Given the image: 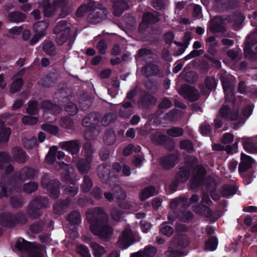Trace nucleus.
I'll return each mask as SVG.
<instances>
[{"mask_svg":"<svg viewBox=\"0 0 257 257\" xmlns=\"http://www.w3.org/2000/svg\"><path fill=\"white\" fill-rule=\"evenodd\" d=\"M41 5L43 7L44 15L48 17H52L53 13L51 11V5L50 0H43Z\"/></svg>","mask_w":257,"mask_h":257,"instance_id":"bf43d9fd","label":"nucleus"},{"mask_svg":"<svg viewBox=\"0 0 257 257\" xmlns=\"http://www.w3.org/2000/svg\"><path fill=\"white\" fill-rule=\"evenodd\" d=\"M152 142L158 146H163L167 140V136L160 132H157L151 135Z\"/></svg>","mask_w":257,"mask_h":257,"instance_id":"2f4dec72","label":"nucleus"},{"mask_svg":"<svg viewBox=\"0 0 257 257\" xmlns=\"http://www.w3.org/2000/svg\"><path fill=\"white\" fill-rule=\"evenodd\" d=\"M142 73L146 78H149L152 76H163V73L161 72L158 65L152 62L147 63L142 69Z\"/></svg>","mask_w":257,"mask_h":257,"instance_id":"f8f14e48","label":"nucleus"},{"mask_svg":"<svg viewBox=\"0 0 257 257\" xmlns=\"http://www.w3.org/2000/svg\"><path fill=\"white\" fill-rule=\"evenodd\" d=\"M220 192L222 197L227 198L236 193V189L234 185L224 184L220 188Z\"/></svg>","mask_w":257,"mask_h":257,"instance_id":"7c9ffc66","label":"nucleus"},{"mask_svg":"<svg viewBox=\"0 0 257 257\" xmlns=\"http://www.w3.org/2000/svg\"><path fill=\"white\" fill-rule=\"evenodd\" d=\"M254 108L252 104L245 105L241 109L240 114H239L238 118H240L243 121L246 119L251 115Z\"/></svg>","mask_w":257,"mask_h":257,"instance_id":"4c0bfd02","label":"nucleus"},{"mask_svg":"<svg viewBox=\"0 0 257 257\" xmlns=\"http://www.w3.org/2000/svg\"><path fill=\"white\" fill-rule=\"evenodd\" d=\"M86 127L83 133V137L85 140H93L98 135L100 126H92Z\"/></svg>","mask_w":257,"mask_h":257,"instance_id":"cd10ccee","label":"nucleus"},{"mask_svg":"<svg viewBox=\"0 0 257 257\" xmlns=\"http://www.w3.org/2000/svg\"><path fill=\"white\" fill-rule=\"evenodd\" d=\"M224 92L225 102L230 103L231 105H234L236 100L234 90H228Z\"/></svg>","mask_w":257,"mask_h":257,"instance_id":"774afa93","label":"nucleus"},{"mask_svg":"<svg viewBox=\"0 0 257 257\" xmlns=\"http://www.w3.org/2000/svg\"><path fill=\"white\" fill-rule=\"evenodd\" d=\"M83 157L78 160L76 167L81 174L86 175L91 169L94 149L92 144L89 142H86L83 145Z\"/></svg>","mask_w":257,"mask_h":257,"instance_id":"f03ea898","label":"nucleus"},{"mask_svg":"<svg viewBox=\"0 0 257 257\" xmlns=\"http://www.w3.org/2000/svg\"><path fill=\"white\" fill-rule=\"evenodd\" d=\"M180 147L182 150H186L189 153L194 152V146L192 142L189 140H183L180 142Z\"/></svg>","mask_w":257,"mask_h":257,"instance_id":"3c124183","label":"nucleus"},{"mask_svg":"<svg viewBox=\"0 0 257 257\" xmlns=\"http://www.w3.org/2000/svg\"><path fill=\"white\" fill-rule=\"evenodd\" d=\"M190 243L189 238L184 234L176 235L171 241L168 250L173 254L182 257L184 255V252L181 249L185 248Z\"/></svg>","mask_w":257,"mask_h":257,"instance_id":"7ed1b4c3","label":"nucleus"},{"mask_svg":"<svg viewBox=\"0 0 257 257\" xmlns=\"http://www.w3.org/2000/svg\"><path fill=\"white\" fill-rule=\"evenodd\" d=\"M88 7L93 11V14L91 15L92 18L94 20L92 21L93 23L98 22L100 20L105 19L107 15V10L103 7V5L100 3L96 4L94 2H90ZM91 15L88 16L90 18Z\"/></svg>","mask_w":257,"mask_h":257,"instance_id":"0eeeda50","label":"nucleus"},{"mask_svg":"<svg viewBox=\"0 0 257 257\" xmlns=\"http://www.w3.org/2000/svg\"><path fill=\"white\" fill-rule=\"evenodd\" d=\"M134 113V106L130 101H124L118 111L120 117L124 118L130 117Z\"/></svg>","mask_w":257,"mask_h":257,"instance_id":"b1692460","label":"nucleus"},{"mask_svg":"<svg viewBox=\"0 0 257 257\" xmlns=\"http://www.w3.org/2000/svg\"><path fill=\"white\" fill-rule=\"evenodd\" d=\"M254 160L249 156H248L243 153H241L240 156V162L238 166V172L239 173H244L250 169Z\"/></svg>","mask_w":257,"mask_h":257,"instance_id":"6ab92c4d","label":"nucleus"},{"mask_svg":"<svg viewBox=\"0 0 257 257\" xmlns=\"http://www.w3.org/2000/svg\"><path fill=\"white\" fill-rule=\"evenodd\" d=\"M155 191V188L153 186H149L145 187L140 193L139 195L140 200L144 201L149 197L154 195Z\"/></svg>","mask_w":257,"mask_h":257,"instance_id":"72a5a7b5","label":"nucleus"},{"mask_svg":"<svg viewBox=\"0 0 257 257\" xmlns=\"http://www.w3.org/2000/svg\"><path fill=\"white\" fill-rule=\"evenodd\" d=\"M75 183L67 186L65 188V192L67 195L73 197L78 192L79 188L77 185H75Z\"/></svg>","mask_w":257,"mask_h":257,"instance_id":"0e129e2a","label":"nucleus"},{"mask_svg":"<svg viewBox=\"0 0 257 257\" xmlns=\"http://www.w3.org/2000/svg\"><path fill=\"white\" fill-rule=\"evenodd\" d=\"M36 175L35 169L28 166H25L16 173L13 177L18 181L24 182L27 180L33 179Z\"/></svg>","mask_w":257,"mask_h":257,"instance_id":"1a4fd4ad","label":"nucleus"},{"mask_svg":"<svg viewBox=\"0 0 257 257\" xmlns=\"http://www.w3.org/2000/svg\"><path fill=\"white\" fill-rule=\"evenodd\" d=\"M116 119L115 115L111 113H106L102 117L101 121L102 125L106 126L111 122H113Z\"/></svg>","mask_w":257,"mask_h":257,"instance_id":"e2e57ef3","label":"nucleus"},{"mask_svg":"<svg viewBox=\"0 0 257 257\" xmlns=\"http://www.w3.org/2000/svg\"><path fill=\"white\" fill-rule=\"evenodd\" d=\"M11 161L12 157L8 153L0 152V170H3L5 165Z\"/></svg>","mask_w":257,"mask_h":257,"instance_id":"603ef678","label":"nucleus"},{"mask_svg":"<svg viewBox=\"0 0 257 257\" xmlns=\"http://www.w3.org/2000/svg\"><path fill=\"white\" fill-rule=\"evenodd\" d=\"M206 171L205 168L200 166L192 174L190 184L192 189H197L199 187H203L207 184L206 178Z\"/></svg>","mask_w":257,"mask_h":257,"instance_id":"39448f33","label":"nucleus"},{"mask_svg":"<svg viewBox=\"0 0 257 257\" xmlns=\"http://www.w3.org/2000/svg\"><path fill=\"white\" fill-rule=\"evenodd\" d=\"M42 130L48 132L52 135H55L58 134L59 132L58 127L57 126L49 124H43L41 126Z\"/></svg>","mask_w":257,"mask_h":257,"instance_id":"69168bd1","label":"nucleus"},{"mask_svg":"<svg viewBox=\"0 0 257 257\" xmlns=\"http://www.w3.org/2000/svg\"><path fill=\"white\" fill-rule=\"evenodd\" d=\"M70 200L66 199H59L53 206L54 211L56 213H60L62 210L69 205Z\"/></svg>","mask_w":257,"mask_h":257,"instance_id":"a18cd8bd","label":"nucleus"},{"mask_svg":"<svg viewBox=\"0 0 257 257\" xmlns=\"http://www.w3.org/2000/svg\"><path fill=\"white\" fill-rule=\"evenodd\" d=\"M111 167L110 165L103 164L97 168L99 178L103 183H107L111 179Z\"/></svg>","mask_w":257,"mask_h":257,"instance_id":"dca6fc26","label":"nucleus"},{"mask_svg":"<svg viewBox=\"0 0 257 257\" xmlns=\"http://www.w3.org/2000/svg\"><path fill=\"white\" fill-rule=\"evenodd\" d=\"M91 247L93 251L94 257H102L106 253V250L104 247L96 243H92Z\"/></svg>","mask_w":257,"mask_h":257,"instance_id":"49530a36","label":"nucleus"},{"mask_svg":"<svg viewBox=\"0 0 257 257\" xmlns=\"http://www.w3.org/2000/svg\"><path fill=\"white\" fill-rule=\"evenodd\" d=\"M123 214V211L116 207L112 208L110 211V215L112 219L117 222L121 220Z\"/></svg>","mask_w":257,"mask_h":257,"instance_id":"4d7b16f0","label":"nucleus"},{"mask_svg":"<svg viewBox=\"0 0 257 257\" xmlns=\"http://www.w3.org/2000/svg\"><path fill=\"white\" fill-rule=\"evenodd\" d=\"M49 23L46 21H38L33 25V30L35 33L39 34H44L45 36L46 35V31L49 27Z\"/></svg>","mask_w":257,"mask_h":257,"instance_id":"473e14b6","label":"nucleus"},{"mask_svg":"<svg viewBox=\"0 0 257 257\" xmlns=\"http://www.w3.org/2000/svg\"><path fill=\"white\" fill-rule=\"evenodd\" d=\"M100 116L98 113L92 112L84 117L82 120V125L85 127L92 126H100L98 124L99 122Z\"/></svg>","mask_w":257,"mask_h":257,"instance_id":"aec40b11","label":"nucleus"},{"mask_svg":"<svg viewBox=\"0 0 257 257\" xmlns=\"http://www.w3.org/2000/svg\"><path fill=\"white\" fill-rule=\"evenodd\" d=\"M86 218L93 234L104 240L111 238L113 229L108 224V216L103 208H94L91 213L87 214Z\"/></svg>","mask_w":257,"mask_h":257,"instance_id":"f257e3e1","label":"nucleus"},{"mask_svg":"<svg viewBox=\"0 0 257 257\" xmlns=\"http://www.w3.org/2000/svg\"><path fill=\"white\" fill-rule=\"evenodd\" d=\"M193 210L197 214L204 215L207 217L211 216L212 215L211 209L203 204H200L197 206L194 207Z\"/></svg>","mask_w":257,"mask_h":257,"instance_id":"e433bc0d","label":"nucleus"},{"mask_svg":"<svg viewBox=\"0 0 257 257\" xmlns=\"http://www.w3.org/2000/svg\"><path fill=\"white\" fill-rule=\"evenodd\" d=\"M11 195L9 197L10 204L14 209L22 208L24 204V198L21 194Z\"/></svg>","mask_w":257,"mask_h":257,"instance_id":"bb28decb","label":"nucleus"},{"mask_svg":"<svg viewBox=\"0 0 257 257\" xmlns=\"http://www.w3.org/2000/svg\"><path fill=\"white\" fill-rule=\"evenodd\" d=\"M190 168L187 166L179 168V171L176 174L175 179L181 183H186L190 176Z\"/></svg>","mask_w":257,"mask_h":257,"instance_id":"5701e85b","label":"nucleus"},{"mask_svg":"<svg viewBox=\"0 0 257 257\" xmlns=\"http://www.w3.org/2000/svg\"><path fill=\"white\" fill-rule=\"evenodd\" d=\"M71 29H67V31L63 32L56 34L57 36L56 41L57 45L59 46L62 45L66 42L70 34Z\"/></svg>","mask_w":257,"mask_h":257,"instance_id":"37998d69","label":"nucleus"},{"mask_svg":"<svg viewBox=\"0 0 257 257\" xmlns=\"http://www.w3.org/2000/svg\"><path fill=\"white\" fill-rule=\"evenodd\" d=\"M24 84V80L22 78L15 79L12 82L10 86V91L12 93L19 92Z\"/></svg>","mask_w":257,"mask_h":257,"instance_id":"c03bdc74","label":"nucleus"},{"mask_svg":"<svg viewBox=\"0 0 257 257\" xmlns=\"http://www.w3.org/2000/svg\"><path fill=\"white\" fill-rule=\"evenodd\" d=\"M160 231L164 235L169 237L173 234L174 229L172 226H170L168 223L165 222L161 224Z\"/></svg>","mask_w":257,"mask_h":257,"instance_id":"052dcab7","label":"nucleus"},{"mask_svg":"<svg viewBox=\"0 0 257 257\" xmlns=\"http://www.w3.org/2000/svg\"><path fill=\"white\" fill-rule=\"evenodd\" d=\"M180 93L184 98L190 102L197 101L199 96L196 89L194 87L187 84L181 88Z\"/></svg>","mask_w":257,"mask_h":257,"instance_id":"2eb2a0df","label":"nucleus"},{"mask_svg":"<svg viewBox=\"0 0 257 257\" xmlns=\"http://www.w3.org/2000/svg\"><path fill=\"white\" fill-rule=\"evenodd\" d=\"M26 18V15L18 11L10 13L8 15V19L11 22L19 23L24 21Z\"/></svg>","mask_w":257,"mask_h":257,"instance_id":"c9c22d12","label":"nucleus"},{"mask_svg":"<svg viewBox=\"0 0 257 257\" xmlns=\"http://www.w3.org/2000/svg\"><path fill=\"white\" fill-rule=\"evenodd\" d=\"M42 107L45 112L56 115L59 113L60 108L57 104L53 103L49 100L43 101L42 103Z\"/></svg>","mask_w":257,"mask_h":257,"instance_id":"c756f323","label":"nucleus"},{"mask_svg":"<svg viewBox=\"0 0 257 257\" xmlns=\"http://www.w3.org/2000/svg\"><path fill=\"white\" fill-rule=\"evenodd\" d=\"M12 133L11 129L9 127H4L0 129V143H7Z\"/></svg>","mask_w":257,"mask_h":257,"instance_id":"de8ad7c7","label":"nucleus"},{"mask_svg":"<svg viewBox=\"0 0 257 257\" xmlns=\"http://www.w3.org/2000/svg\"><path fill=\"white\" fill-rule=\"evenodd\" d=\"M116 139V135L114 131L110 128L106 130L105 135L103 137L104 142L108 145H111L114 144Z\"/></svg>","mask_w":257,"mask_h":257,"instance_id":"a19ab883","label":"nucleus"},{"mask_svg":"<svg viewBox=\"0 0 257 257\" xmlns=\"http://www.w3.org/2000/svg\"><path fill=\"white\" fill-rule=\"evenodd\" d=\"M68 23L65 20H62L59 22L53 29V33L55 34L67 31V29H70L67 26Z\"/></svg>","mask_w":257,"mask_h":257,"instance_id":"8fccbe9b","label":"nucleus"},{"mask_svg":"<svg viewBox=\"0 0 257 257\" xmlns=\"http://www.w3.org/2000/svg\"><path fill=\"white\" fill-rule=\"evenodd\" d=\"M26 112L30 115H35L38 112V103L35 100L30 101L28 103Z\"/></svg>","mask_w":257,"mask_h":257,"instance_id":"13d9d810","label":"nucleus"},{"mask_svg":"<svg viewBox=\"0 0 257 257\" xmlns=\"http://www.w3.org/2000/svg\"><path fill=\"white\" fill-rule=\"evenodd\" d=\"M60 145L62 150L67 151L72 155L77 154L81 148V144L76 140L61 142Z\"/></svg>","mask_w":257,"mask_h":257,"instance_id":"f3484780","label":"nucleus"},{"mask_svg":"<svg viewBox=\"0 0 257 257\" xmlns=\"http://www.w3.org/2000/svg\"><path fill=\"white\" fill-rule=\"evenodd\" d=\"M142 251L144 257H154L157 250L156 247L148 245L146 246Z\"/></svg>","mask_w":257,"mask_h":257,"instance_id":"338daca9","label":"nucleus"},{"mask_svg":"<svg viewBox=\"0 0 257 257\" xmlns=\"http://www.w3.org/2000/svg\"><path fill=\"white\" fill-rule=\"evenodd\" d=\"M42 185L46 188L51 198L57 199L60 195V182L57 179H51L47 182L42 181Z\"/></svg>","mask_w":257,"mask_h":257,"instance_id":"6e6552de","label":"nucleus"},{"mask_svg":"<svg viewBox=\"0 0 257 257\" xmlns=\"http://www.w3.org/2000/svg\"><path fill=\"white\" fill-rule=\"evenodd\" d=\"M18 224L16 215L11 212H4L0 214V225L4 227L12 228Z\"/></svg>","mask_w":257,"mask_h":257,"instance_id":"9b49d317","label":"nucleus"},{"mask_svg":"<svg viewBox=\"0 0 257 257\" xmlns=\"http://www.w3.org/2000/svg\"><path fill=\"white\" fill-rule=\"evenodd\" d=\"M65 110L69 115H75L78 111L77 105L73 102H68L65 105Z\"/></svg>","mask_w":257,"mask_h":257,"instance_id":"6e6d98bb","label":"nucleus"},{"mask_svg":"<svg viewBox=\"0 0 257 257\" xmlns=\"http://www.w3.org/2000/svg\"><path fill=\"white\" fill-rule=\"evenodd\" d=\"M12 154L15 161L19 164L25 163L29 158L25 151L19 147H15L12 150Z\"/></svg>","mask_w":257,"mask_h":257,"instance_id":"412c9836","label":"nucleus"},{"mask_svg":"<svg viewBox=\"0 0 257 257\" xmlns=\"http://www.w3.org/2000/svg\"><path fill=\"white\" fill-rule=\"evenodd\" d=\"M221 20L217 19L216 17L213 18L211 20L212 25L209 28L210 31L213 34L225 33L226 29L221 24Z\"/></svg>","mask_w":257,"mask_h":257,"instance_id":"393cba45","label":"nucleus"},{"mask_svg":"<svg viewBox=\"0 0 257 257\" xmlns=\"http://www.w3.org/2000/svg\"><path fill=\"white\" fill-rule=\"evenodd\" d=\"M167 134L168 136L172 137H179L183 135L184 130L180 127L173 126L167 130Z\"/></svg>","mask_w":257,"mask_h":257,"instance_id":"09e8293b","label":"nucleus"},{"mask_svg":"<svg viewBox=\"0 0 257 257\" xmlns=\"http://www.w3.org/2000/svg\"><path fill=\"white\" fill-rule=\"evenodd\" d=\"M67 219L70 224L78 225L81 221V215L78 211L74 210L69 213Z\"/></svg>","mask_w":257,"mask_h":257,"instance_id":"58836bf2","label":"nucleus"},{"mask_svg":"<svg viewBox=\"0 0 257 257\" xmlns=\"http://www.w3.org/2000/svg\"><path fill=\"white\" fill-rule=\"evenodd\" d=\"M162 15L160 12L154 11L146 12L142 16V21L139 26V30L146 31L147 27L150 25H154L160 21V17Z\"/></svg>","mask_w":257,"mask_h":257,"instance_id":"423d86ee","label":"nucleus"},{"mask_svg":"<svg viewBox=\"0 0 257 257\" xmlns=\"http://www.w3.org/2000/svg\"><path fill=\"white\" fill-rule=\"evenodd\" d=\"M44 222L42 220L35 221L30 226V230L34 233H38L43 229Z\"/></svg>","mask_w":257,"mask_h":257,"instance_id":"5fc2aeb1","label":"nucleus"},{"mask_svg":"<svg viewBox=\"0 0 257 257\" xmlns=\"http://www.w3.org/2000/svg\"><path fill=\"white\" fill-rule=\"evenodd\" d=\"M219 79L221 83L224 92L228 90H234L233 83L227 75L221 74L219 76Z\"/></svg>","mask_w":257,"mask_h":257,"instance_id":"c85d7f7f","label":"nucleus"},{"mask_svg":"<svg viewBox=\"0 0 257 257\" xmlns=\"http://www.w3.org/2000/svg\"><path fill=\"white\" fill-rule=\"evenodd\" d=\"M128 8V5L126 1L118 0L113 5V14L116 17H120Z\"/></svg>","mask_w":257,"mask_h":257,"instance_id":"a878e982","label":"nucleus"},{"mask_svg":"<svg viewBox=\"0 0 257 257\" xmlns=\"http://www.w3.org/2000/svg\"><path fill=\"white\" fill-rule=\"evenodd\" d=\"M93 186V182L91 178L86 175H85L83 178V182L80 185V190L83 193H87L89 192Z\"/></svg>","mask_w":257,"mask_h":257,"instance_id":"f704fd0d","label":"nucleus"},{"mask_svg":"<svg viewBox=\"0 0 257 257\" xmlns=\"http://www.w3.org/2000/svg\"><path fill=\"white\" fill-rule=\"evenodd\" d=\"M34 243L28 241L23 238H18L15 243V248L19 251L22 252H28L34 248Z\"/></svg>","mask_w":257,"mask_h":257,"instance_id":"4be33fe9","label":"nucleus"},{"mask_svg":"<svg viewBox=\"0 0 257 257\" xmlns=\"http://www.w3.org/2000/svg\"><path fill=\"white\" fill-rule=\"evenodd\" d=\"M199 131L202 136L207 137L211 134L212 127L211 125L205 121L200 125Z\"/></svg>","mask_w":257,"mask_h":257,"instance_id":"864d4df0","label":"nucleus"},{"mask_svg":"<svg viewBox=\"0 0 257 257\" xmlns=\"http://www.w3.org/2000/svg\"><path fill=\"white\" fill-rule=\"evenodd\" d=\"M43 50L50 56H54L56 53L55 46L51 41H48L43 45Z\"/></svg>","mask_w":257,"mask_h":257,"instance_id":"79ce46f5","label":"nucleus"},{"mask_svg":"<svg viewBox=\"0 0 257 257\" xmlns=\"http://www.w3.org/2000/svg\"><path fill=\"white\" fill-rule=\"evenodd\" d=\"M21 192V187L16 185L8 187L6 184L0 183V199L8 198L11 195L20 193Z\"/></svg>","mask_w":257,"mask_h":257,"instance_id":"a211bd4d","label":"nucleus"},{"mask_svg":"<svg viewBox=\"0 0 257 257\" xmlns=\"http://www.w3.org/2000/svg\"><path fill=\"white\" fill-rule=\"evenodd\" d=\"M178 161L177 155L174 154H168L161 157L160 165L164 170H170L177 164Z\"/></svg>","mask_w":257,"mask_h":257,"instance_id":"4468645a","label":"nucleus"},{"mask_svg":"<svg viewBox=\"0 0 257 257\" xmlns=\"http://www.w3.org/2000/svg\"><path fill=\"white\" fill-rule=\"evenodd\" d=\"M49 200L43 196L35 197L30 203L28 214L33 218H39L41 215L40 210L48 207Z\"/></svg>","mask_w":257,"mask_h":257,"instance_id":"20e7f679","label":"nucleus"},{"mask_svg":"<svg viewBox=\"0 0 257 257\" xmlns=\"http://www.w3.org/2000/svg\"><path fill=\"white\" fill-rule=\"evenodd\" d=\"M156 98L147 91L141 92L138 100V105L141 109H148L156 102Z\"/></svg>","mask_w":257,"mask_h":257,"instance_id":"9d476101","label":"nucleus"},{"mask_svg":"<svg viewBox=\"0 0 257 257\" xmlns=\"http://www.w3.org/2000/svg\"><path fill=\"white\" fill-rule=\"evenodd\" d=\"M220 116L227 120L234 121L239 117L238 109H232L228 104H223L219 109Z\"/></svg>","mask_w":257,"mask_h":257,"instance_id":"ddd939ff","label":"nucleus"},{"mask_svg":"<svg viewBox=\"0 0 257 257\" xmlns=\"http://www.w3.org/2000/svg\"><path fill=\"white\" fill-rule=\"evenodd\" d=\"M38 188V185L34 182H30L25 184L23 186L24 192L28 194H31L36 191Z\"/></svg>","mask_w":257,"mask_h":257,"instance_id":"680f3d73","label":"nucleus"},{"mask_svg":"<svg viewBox=\"0 0 257 257\" xmlns=\"http://www.w3.org/2000/svg\"><path fill=\"white\" fill-rule=\"evenodd\" d=\"M218 243V239L215 236H212L205 242V248L209 251L215 250Z\"/></svg>","mask_w":257,"mask_h":257,"instance_id":"ea45409f","label":"nucleus"}]
</instances>
